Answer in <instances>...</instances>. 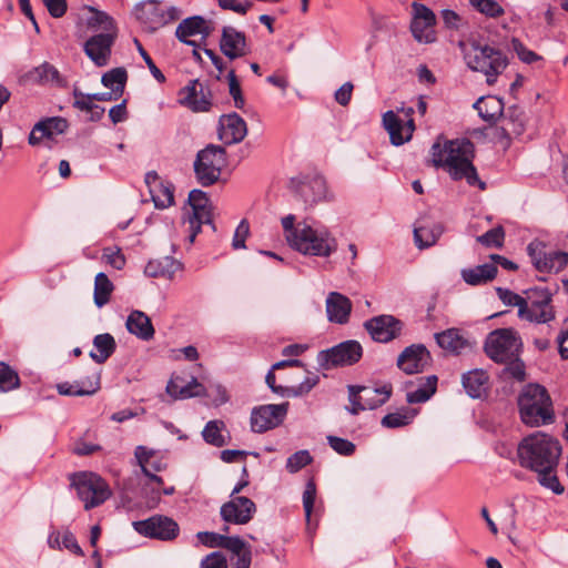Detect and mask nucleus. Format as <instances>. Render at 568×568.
Segmentation results:
<instances>
[{
	"instance_id": "obj_1",
	"label": "nucleus",
	"mask_w": 568,
	"mask_h": 568,
	"mask_svg": "<svg viewBox=\"0 0 568 568\" xmlns=\"http://www.w3.org/2000/svg\"><path fill=\"white\" fill-rule=\"evenodd\" d=\"M432 150L434 164L443 168L453 180H466L470 186L486 189V183L479 179L473 164L475 145L469 139L450 140L445 142L443 148L436 143Z\"/></svg>"
},
{
	"instance_id": "obj_2",
	"label": "nucleus",
	"mask_w": 568,
	"mask_h": 568,
	"mask_svg": "<svg viewBox=\"0 0 568 568\" xmlns=\"http://www.w3.org/2000/svg\"><path fill=\"white\" fill-rule=\"evenodd\" d=\"M523 343L514 328H497L490 332L484 343L486 355L498 364H508L504 372L517 381L525 379V365L520 361Z\"/></svg>"
},
{
	"instance_id": "obj_3",
	"label": "nucleus",
	"mask_w": 568,
	"mask_h": 568,
	"mask_svg": "<svg viewBox=\"0 0 568 568\" xmlns=\"http://www.w3.org/2000/svg\"><path fill=\"white\" fill-rule=\"evenodd\" d=\"M560 454L559 442L541 432L524 437L517 447L519 465L532 471L556 468Z\"/></svg>"
},
{
	"instance_id": "obj_4",
	"label": "nucleus",
	"mask_w": 568,
	"mask_h": 568,
	"mask_svg": "<svg viewBox=\"0 0 568 568\" xmlns=\"http://www.w3.org/2000/svg\"><path fill=\"white\" fill-rule=\"evenodd\" d=\"M459 48L467 67L483 73L488 84H494L508 65L507 55L495 47L473 40L468 43L460 41Z\"/></svg>"
},
{
	"instance_id": "obj_5",
	"label": "nucleus",
	"mask_w": 568,
	"mask_h": 568,
	"mask_svg": "<svg viewBox=\"0 0 568 568\" xmlns=\"http://www.w3.org/2000/svg\"><path fill=\"white\" fill-rule=\"evenodd\" d=\"M337 246L336 237L321 224L300 222L297 231L291 235V247L307 256L329 257Z\"/></svg>"
},
{
	"instance_id": "obj_6",
	"label": "nucleus",
	"mask_w": 568,
	"mask_h": 568,
	"mask_svg": "<svg viewBox=\"0 0 568 568\" xmlns=\"http://www.w3.org/2000/svg\"><path fill=\"white\" fill-rule=\"evenodd\" d=\"M521 422L530 427H539L554 422L555 413L547 389L539 384L526 385L518 396Z\"/></svg>"
},
{
	"instance_id": "obj_7",
	"label": "nucleus",
	"mask_w": 568,
	"mask_h": 568,
	"mask_svg": "<svg viewBox=\"0 0 568 568\" xmlns=\"http://www.w3.org/2000/svg\"><path fill=\"white\" fill-rule=\"evenodd\" d=\"M69 479L85 510L102 505L111 497L112 493L108 483L95 473H73Z\"/></svg>"
},
{
	"instance_id": "obj_8",
	"label": "nucleus",
	"mask_w": 568,
	"mask_h": 568,
	"mask_svg": "<svg viewBox=\"0 0 568 568\" xmlns=\"http://www.w3.org/2000/svg\"><path fill=\"white\" fill-rule=\"evenodd\" d=\"M225 163V151L222 146L210 144L196 154L193 168L197 182L206 187L216 183Z\"/></svg>"
},
{
	"instance_id": "obj_9",
	"label": "nucleus",
	"mask_w": 568,
	"mask_h": 568,
	"mask_svg": "<svg viewBox=\"0 0 568 568\" xmlns=\"http://www.w3.org/2000/svg\"><path fill=\"white\" fill-rule=\"evenodd\" d=\"M392 392L389 384L382 387L349 385L348 399L352 406L347 407V410L352 415H357L366 409H376L389 399Z\"/></svg>"
},
{
	"instance_id": "obj_10",
	"label": "nucleus",
	"mask_w": 568,
	"mask_h": 568,
	"mask_svg": "<svg viewBox=\"0 0 568 568\" xmlns=\"http://www.w3.org/2000/svg\"><path fill=\"white\" fill-rule=\"evenodd\" d=\"M362 345L357 341L349 339L328 349L321 351L317 355V363L325 369L337 366H349L357 363L362 358Z\"/></svg>"
},
{
	"instance_id": "obj_11",
	"label": "nucleus",
	"mask_w": 568,
	"mask_h": 568,
	"mask_svg": "<svg viewBox=\"0 0 568 568\" xmlns=\"http://www.w3.org/2000/svg\"><path fill=\"white\" fill-rule=\"evenodd\" d=\"M132 526L139 535L162 541L174 540L180 534L178 523L164 515H153L146 519L133 521Z\"/></svg>"
},
{
	"instance_id": "obj_12",
	"label": "nucleus",
	"mask_w": 568,
	"mask_h": 568,
	"mask_svg": "<svg viewBox=\"0 0 568 568\" xmlns=\"http://www.w3.org/2000/svg\"><path fill=\"white\" fill-rule=\"evenodd\" d=\"M527 253L532 265L539 272L558 273L568 264V253L547 251V245L538 240H534L527 245Z\"/></svg>"
},
{
	"instance_id": "obj_13",
	"label": "nucleus",
	"mask_w": 568,
	"mask_h": 568,
	"mask_svg": "<svg viewBox=\"0 0 568 568\" xmlns=\"http://www.w3.org/2000/svg\"><path fill=\"white\" fill-rule=\"evenodd\" d=\"M178 95V102L195 113L209 112L213 105L209 85L197 79L191 80Z\"/></svg>"
},
{
	"instance_id": "obj_14",
	"label": "nucleus",
	"mask_w": 568,
	"mask_h": 568,
	"mask_svg": "<svg viewBox=\"0 0 568 568\" xmlns=\"http://www.w3.org/2000/svg\"><path fill=\"white\" fill-rule=\"evenodd\" d=\"M290 404H267L254 407L251 413V428L264 433L280 426L287 415Z\"/></svg>"
},
{
	"instance_id": "obj_15",
	"label": "nucleus",
	"mask_w": 568,
	"mask_h": 568,
	"mask_svg": "<svg viewBox=\"0 0 568 568\" xmlns=\"http://www.w3.org/2000/svg\"><path fill=\"white\" fill-rule=\"evenodd\" d=\"M402 111L407 118L406 121L402 120L394 111H387L383 115V124L389 133L392 144L398 146L408 142L415 131V123L412 118L414 114L413 108H403Z\"/></svg>"
},
{
	"instance_id": "obj_16",
	"label": "nucleus",
	"mask_w": 568,
	"mask_h": 568,
	"mask_svg": "<svg viewBox=\"0 0 568 568\" xmlns=\"http://www.w3.org/2000/svg\"><path fill=\"white\" fill-rule=\"evenodd\" d=\"M526 301V313L520 316L521 320L536 323H548L555 318L554 307L551 305V293L546 288H536L531 291Z\"/></svg>"
},
{
	"instance_id": "obj_17",
	"label": "nucleus",
	"mask_w": 568,
	"mask_h": 568,
	"mask_svg": "<svg viewBox=\"0 0 568 568\" xmlns=\"http://www.w3.org/2000/svg\"><path fill=\"white\" fill-rule=\"evenodd\" d=\"M291 184L296 195L306 206H313L327 196L326 181L322 175L314 174L301 179H292Z\"/></svg>"
},
{
	"instance_id": "obj_18",
	"label": "nucleus",
	"mask_w": 568,
	"mask_h": 568,
	"mask_svg": "<svg viewBox=\"0 0 568 568\" xmlns=\"http://www.w3.org/2000/svg\"><path fill=\"white\" fill-rule=\"evenodd\" d=\"M116 36L118 32H100L84 42L83 51L97 67L101 68L110 63Z\"/></svg>"
},
{
	"instance_id": "obj_19",
	"label": "nucleus",
	"mask_w": 568,
	"mask_h": 568,
	"mask_svg": "<svg viewBox=\"0 0 568 568\" xmlns=\"http://www.w3.org/2000/svg\"><path fill=\"white\" fill-rule=\"evenodd\" d=\"M432 364V355L423 344L404 348L397 357V367L407 375L423 373Z\"/></svg>"
},
{
	"instance_id": "obj_20",
	"label": "nucleus",
	"mask_w": 568,
	"mask_h": 568,
	"mask_svg": "<svg viewBox=\"0 0 568 568\" xmlns=\"http://www.w3.org/2000/svg\"><path fill=\"white\" fill-rule=\"evenodd\" d=\"M365 329L375 342L388 343L399 336L403 323L393 315H378L364 323Z\"/></svg>"
},
{
	"instance_id": "obj_21",
	"label": "nucleus",
	"mask_w": 568,
	"mask_h": 568,
	"mask_svg": "<svg viewBox=\"0 0 568 568\" xmlns=\"http://www.w3.org/2000/svg\"><path fill=\"white\" fill-rule=\"evenodd\" d=\"M256 513L255 503L247 497H233L220 509L221 518L227 524L245 525Z\"/></svg>"
},
{
	"instance_id": "obj_22",
	"label": "nucleus",
	"mask_w": 568,
	"mask_h": 568,
	"mask_svg": "<svg viewBox=\"0 0 568 568\" xmlns=\"http://www.w3.org/2000/svg\"><path fill=\"white\" fill-rule=\"evenodd\" d=\"M526 114L517 105L508 108L503 119V125L498 128L497 135L504 149L509 148L511 136H520L526 129Z\"/></svg>"
},
{
	"instance_id": "obj_23",
	"label": "nucleus",
	"mask_w": 568,
	"mask_h": 568,
	"mask_svg": "<svg viewBox=\"0 0 568 568\" xmlns=\"http://www.w3.org/2000/svg\"><path fill=\"white\" fill-rule=\"evenodd\" d=\"M189 204L192 207L193 215L190 217V226L193 232L190 235V242H193L202 223H211L209 210V197L202 190H192L189 194Z\"/></svg>"
},
{
	"instance_id": "obj_24",
	"label": "nucleus",
	"mask_w": 568,
	"mask_h": 568,
	"mask_svg": "<svg viewBox=\"0 0 568 568\" xmlns=\"http://www.w3.org/2000/svg\"><path fill=\"white\" fill-rule=\"evenodd\" d=\"M219 139L227 145L241 142L247 134L246 122L235 112L219 120Z\"/></svg>"
},
{
	"instance_id": "obj_25",
	"label": "nucleus",
	"mask_w": 568,
	"mask_h": 568,
	"mask_svg": "<svg viewBox=\"0 0 568 568\" xmlns=\"http://www.w3.org/2000/svg\"><path fill=\"white\" fill-rule=\"evenodd\" d=\"M220 49L230 60L242 58L250 52L245 34L233 27L223 28Z\"/></svg>"
},
{
	"instance_id": "obj_26",
	"label": "nucleus",
	"mask_w": 568,
	"mask_h": 568,
	"mask_svg": "<svg viewBox=\"0 0 568 568\" xmlns=\"http://www.w3.org/2000/svg\"><path fill=\"white\" fill-rule=\"evenodd\" d=\"M68 121L60 116L47 118L34 124L29 134V144L38 145L44 139H53L67 131Z\"/></svg>"
},
{
	"instance_id": "obj_27",
	"label": "nucleus",
	"mask_w": 568,
	"mask_h": 568,
	"mask_svg": "<svg viewBox=\"0 0 568 568\" xmlns=\"http://www.w3.org/2000/svg\"><path fill=\"white\" fill-rule=\"evenodd\" d=\"M135 18L148 29L154 31L165 24L163 6L156 0H148L134 8Z\"/></svg>"
},
{
	"instance_id": "obj_28",
	"label": "nucleus",
	"mask_w": 568,
	"mask_h": 568,
	"mask_svg": "<svg viewBox=\"0 0 568 568\" xmlns=\"http://www.w3.org/2000/svg\"><path fill=\"white\" fill-rule=\"evenodd\" d=\"M352 312L351 300L338 293L331 292L326 298V314L332 323L346 324Z\"/></svg>"
},
{
	"instance_id": "obj_29",
	"label": "nucleus",
	"mask_w": 568,
	"mask_h": 568,
	"mask_svg": "<svg viewBox=\"0 0 568 568\" xmlns=\"http://www.w3.org/2000/svg\"><path fill=\"white\" fill-rule=\"evenodd\" d=\"M211 33L207 21L201 16H193L184 19L176 28V38L189 45H195V42L189 40L190 37L202 36L207 37Z\"/></svg>"
},
{
	"instance_id": "obj_30",
	"label": "nucleus",
	"mask_w": 568,
	"mask_h": 568,
	"mask_svg": "<svg viewBox=\"0 0 568 568\" xmlns=\"http://www.w3.org/2000/svg\"><path fill=\"white\" fill-rule=\"evenodd\" d=\"M435 339L440 348L454 355H459L464 351L471 348V343L458 328H448L436 333Z\"/></svg>"
},
{
	"instance_id": "obj_31",
	"label": "nucleus",
	"mask_w": 568,
	"mask_h": 568,
	"mask_svg": "<svg viewBox=\"0 0 568 568\" xmlns=\"http://www.w3.org/2000/svg\"><path fill=\"white\" fill-rule=\"evenodd\" d=\"M166 393L173 398H191L205 394V387L195 377L185 382L182 377L171 378L166 385Z\"/></svg>"
},
{
	"instance_id": "obj_32",
	"label": "nucleus",
	"mask_w": 568,
	"mask_h": 568,
	"mask_svg": "<svg viewBox=\"0 0 568 568\" xmlns=\"http://www.w3.org/2000/svg\"><path fill=\"white\" fill-rule=\"evenodd\" d=\"M182 268V264L172 256H162L148 262L144 274L152 278H173L174 274Z\"/></svg>"
},
{
	"instance_id": "obj_33",
	"label": "nucleus",
	"mask_w": 568,
	"mask_h": 568,
	"mask_svg": "<svg viewBox=\"0 0 568 568\" xmlns=\"http://www.w3.org/2000/svg\"><path fill=\"white\" fill-rule=\"evenodd\" d=\"M125 326L131 334L142 341H150L154 336V327L150 317L141 311H132Z\"/></svg>"
},
{
	"instance_id": "obj_34",
	"label": "nucleus",
	"mask_w": 568,
	"mask_h": 568,
	"mask_svg": "<svg viewBox=\"0 0 568 568\" xmlns=\"http://www.w3.org/2000/svg\"><path fill=\"white\" fill-rule=\"evenodd\" d=\"M488 374L484 369L475 368L463 374L462 383L471 398H480L488 387Z\"/></svg>"
},
{
	"instance_id": "obj_35",
	"label": "nucleus",
	"mask_w": 568,
	"mask_h": 568,
	"mask_svg": "<svg viewBox=\"0 0 568 568\" xmlns=\"http://www.w3.org/2000/svg\"><path fill=\"white\" fill-rule=\"evenodd\" d=\"M473 106L483 120L490 123L495 122L504 112V102L496 95L481 97Z\"/></svg>"
},
{
	"instance_id": "obj_36",
	"label": "nucleus",
	"mask_w": 568,
	"mask_h": 568,
	"mask_svg": "<svg viewBox=\"0 0 568 568\" xmlns=\"http://www.w3.org/2000/svg\"><path fill=\"white\" fill-rule=\"evenodd\" d=\"M497 272L498 270L495 264L485 263L471 268L462 270V277L467 284L478 286L493 281Z\"/></svg>"
},
{
	"instance_id": "obj_37",
	"label": "nucleus",
	"mask_w": 568,
	"mask_h": 568,
	"mask_svg": "<svg viewBox=\"0 0 568 568\" xmlns=\"http://www.w3.org/2000/svg\"><path fill=\"white\" fill-rule=\"evenodd\" d=\"M93 346L97 352H91L90 357L98 364H103L115 352L116 344L114 337L109 334H98L93 338Z\"/></svg>"
},
{
	"instance_id": "obj_38",
	"label": "nucleus",
	"mask_w": 568,
	"mask_h": 568,
	"mask_svg": "<svg viewBox=\"0 0 568 568\" xmlns=\"http://www.w3.org/2000/svg\"><path fill=\"white\" fill-rule=\"evenodd\" d=\"M438 378L436 375L419 378V386L415 390L406 394V400L409 404H418L427 402L437 389Z\"/></svg>"
},
{
	"instance_id": "obj_39",
	"label": "nucleus",
	"mask_w": 568,
	"mask_h": 568,
	"mask_svg": "<svg viewBox=\"0 0 568 568\" xmlns=\"http://www.w3.org/2000/svg\"><path fill=\"white\" fill-rule=\"evenodd\" d=\"M444 232L440 223L430 225H418L414 229V240L419 248H427L434 245Z\"/></svg>"
},
{
	"instance_id": "obj_40",
	"label": "nucleus",
	"mask_w": 568,
	"mask_h": 568,
	"mask_svg": "<svg viewBox=\"0 0 568 568\" xmlns=\"http://www.w3.org/2000/svg\"><path fill=\"white\" fill-rule=\"evenodd\" d=\"M284 367H302V368H305V365L300 359H284V361H280V362L275 363L272 366V369L267 372V374L265 376V383L271 388V390L273 393L280 395V396L288 397V388H290V386L276 385V383H275L276 377H275V374L273 372L274 369H281V368H284Z\"/></svg>"
},
{
	"instance_id": "obj_41",
	"label": "nucleus",
	"mask_w": 568,
	"mask_h": 568,
	"mask_svg": "<svg viewBox=\"0 0 568 568\" xmlns=\"http://www.w3.org/2000/svg\"><path fill=\"white\" fill-rule=\"evenodd\" d=\"M91 14L87 18L89 29L101 32H118L115 22L111 16L104 11L89 8Z\"/></svg>"
},
{
	"instance_id": "obj_42",
	"label": "nucleus",
	"mask_w": 568,
	"mask_h": 568,
	"mask_svg": "<svg viewBox=\"0 0 568 568\" xmlns=\"http://www.w3.org/2000/svg\"><path fill=\"white\" fill-rule=\"evenodd\" d=\"M113 284L106 276V274L100 272L97 274L94 280V304L98 307H102L109 303L111 294L113 292Z\"/></svg>"
},
{
	"instance_id": "obj_43",
	"label": "nucleus",
	"mask_w": 568,
	"mask_h": 568,
	"mask_svg": "<svg viewBox=\"0 0 568 568\" xmlns=\"http://www.w3.org/2000/svg\"><path fill=\"white\" fill-rule=\"evenodd\" d=\"M126 80L128 73L124 68H114L105 72L101 78L102 84L120 97L124 92Z\"/></svg>"
},
{
	"instance_id": "obj_44",
	"label": "nucleus",
	"mask_w": 568,
	"mask_h": 568,
	"mask_svg": "<svg viewBox=\"0 0 568 568\" xmlns=\"http://www.w3.org/2000/svg\"><path fill=\"white\" fill-rule=\"evenodd\" d=\"M151 197L156 209H166L174 203V186L170 182H162L151 186Z\"/></svg>"
},
{
	"instance_id": "obj_45",
	"label": "nucleus",
	"mask_w": 568,
	"mask_h": 568,
	"mask_svg": "<svg viewBox=\"0 0 568 568\" xmlns=\"http://www.w3.org/2000/svg\"><path fill=\"white\" fill-rule=\"evenodd\" d=\"M225 428L223 420L214 419L206 423L202 430L203 439L215 447H223L226 445V439L222 434Z\"/></svg>"
},
{
	"instance_id": "obj_46",
	"label": "nucleus",
	"mask_w": 568,
	"mask_h": 568,
	"mask_svg": "<svg viewBox=\"0 0 568 568\" xmlns=\"http://www.w3.org/2000/svg\"><path fill=\"white\" fill-rule=\"evenodd\" d=\"M470 6L488 18H498L505 13L504 8L496 0H469Z\"/></svg>"
},
{
	"instance_id": "obj_47",
	"label": "nucleus",
	"mask_w": 568,
	"mask_h": 568,
	"mask_svg": "<svg viewBox=\"0 0 568 568\" xmlns=\"http://www.w3.org/2000/svg\"><path fill=\"white\" fill-rule=\"evenodd\" d=\"M415 413L404 409L403 412L389 413L382 418V426L386 428H399L412 423Z\"/></svg>"
},
{
	"instance_id": "obj_48",
	"label": "nucleus",
	"mask_w": 568,
	"mask_h": 568,
	"mask_svg": "<svg viewBox=\"0 0 568 568\" xmlns=\"http://www.w3.org/2000/svg\"><path fill=\"white\" fill-rule=\"evenodd\" d=\"M20 385V378L16 371L8 364L0 362V390L9 392Z\"/></svg>"
},
{
	"instance_id": "obj_49",
	"label": "nucleus",
	"mask_w": 568,
	"mask_h": 568,
	"mask_svg": "<svg viewBox=\"0 0 568 568\" xmlns=\"http://www.w3.org/2000/svg\"><path fill=\"white\" fill-rule=\"evenodd\" d=\"M410 30L415 40H417L418 42L432 43L436 40L434 24L412 21Z\"/></svg>"
},
{
	"instance_id": "obj_50",
	"label": "nucleus",
	"mask_w": 568,
	"mask_h": 568,
	"mask_svg": "<svg viewBox=\"0 0 568 568\" xmlns=\"http://www.w3.org/2000/svg\"><path fill=\"white\" fill-rule=\"evenodd\" d=\"M496 293L501 302L509 306L518 307V316L520 317L526 313V301L523 296L508 288L497 287Z\"/></svg>"
},
{
	"instance_id": "obj_51",
	"label": "nucleus",
	"mask_w": 568,
	"mask_h": 568,
	"mask_svg": "<svg viewBox=\"0 0 568 568\" xmlns=\"http://www.w3.org/2000/svg\"><path fill=\"white\" fill-rule=\"evenodd\" d=\"M91 388H83L79 385V383L70 384L68 382L60 383L57 385L58 393L64 396H84L92 395L99 388V383L97 382L94 385L90 383Z\"/></svg>"
},
{
	"instance_id": "obj_52",
	"label": "nucleus",
	"mask_w": 568,
	"mask_h": 568,
	"mask_svg": "<svg viewBox=\"0 0 568 568\" xmlns=\"http://www.w3.org/2000/svg\"><path fill=\"white\" fill-rule=\"evenodd\" d=\"M313 458L308 450H298L291 455L286 460V469L291 474L300 471L312 463Z\"/></svg>"
},
{
	"instance_id": "obj_53",
	"label": "nucleus",
	"mask_w": 568,
	"mask_h": 568,
	"mask_svg": "<svg viewBox=\"0 0 568 568\" xmlns=\"http://www.w3.org/2000/svg\"><path fill=\"white\" fill-rule=\"evenodd\" d=\"M556 468H550L548 470H535L539 475V484L548 489H550L556 495H560L564 493V487L559 483L558 477L555 474Z\"/></svg>"
},
{
	"instance_id": "obj_54",
	"label": "nucleus",
	"mask_w": 568,
	"mask_h": 568,
	"mask_svg": "<svg viewBox=\"0 0 568 568\" xmlns=\"http://www.w3.org/2000/svg\"><path fill=\"white\" fill-rule=\"evenodd\" d=\"M320 383V376L308 372L305 379L296 386H290L288 397H300L308 394Z\"/></svg>"
},
{
	"instance_id": "obj_55",
	"label": "nucleus",
	"mask_w": 568,
	"mask_h": 568,
	"mask_svg": "<svg viewBox=\"0 0 568 568\" xmlns=\"http://www.w3.org/2000/svg\"><path fill=\"white\" fill-rule=\"evenodd\" d=\"M504 239V229L501 226H497L478 236L477 241L487 247H501Z\"/></svg>"
},
{
	"instance_id": "obj_56",
	"label": "nucleus",
	"mask_w": 568,
	"mask_h": 568,
	"mask_svg": "<svg viewBox=\"0 0 568 568\" xmlns=\"http://www.w3.org/2000/svg\"><path fill=\"white\" fill-rule=\"evenodd\" d=\"M32 77L41 83L55 82L59 79V71L50 63H42L32 72Z\"/></svg>"
},
{
	"instance_id": "obj_57",
	"label": "nucleus",
	"mask_w": 568,
	"mask_h": 568,
	"mask_svg": "<svg viewBox=\"0 0 568 568\" xmlns=\"http://www.w3.org/2000/svg\"><path fill=\"white\" fill-rule=\"evenodd\" d=\"M327 442L331 448L342 456H352L355 453L356 446L348 439L329 435Z\"/></svg>"
},
{
	"instance_id": "obj_58",
	"label": "nucleus",
	"mask_w": 568,
	"mask_h": 568,
	"mask_svg": "<svg viewBox=\"0 0 568 568\" xmlns=\"http://www.w3.org/2000/svg\"><path fill=\"white\" fill-rule=\"evenodd\" d=\"M511 48L524 63H534L541 59L536 52L528 49L519 39H511Z\"/></svg>"
},
{
	"instance_id": "obj_59",
	"label": "nucleus",
	"mask_w": 568,
	"mask_h": 568,
	"mask_svg": "<svg viewBox=\"0 0 568 568\" xmlns=\"http://www.w3.org/2000/svg\"><path fill=\"white\" fill-rule=\"evenodd\" d=\"M227 81H229V91H230L231 97L234 100L235 108L242 109L244 106L245 101H244V98L242 94V89H241L240 82L236 78L234 70L229 71Z\"/></svg>"
},
{
	"instance_id": "obj_60",
	"label": "nucleus",
	"mask_w": 568,
	"mask_h": 568,
	"mask_svg": "<svg viewBox=\"0 0 568 568\" xmlns=\"http://www.w3.org/2000/svg\"><path fill=\"white\" fill-rule=\"evenodd\" d=\"M74 101L72 106L79 111L90 112L94 106V99H91L90 93H83L79 88H74L72 91Z\"/></svg>"
},
{
	"instance_id": "obj_61",
	"label": "nucleus",
	"mask_w": 568,
	"mask_h": 568,
	"mask_svg": "<svg viewBox=\"0 0 568 568\" xmlns=\"http://www.w3.org/2000/svg\"><path fill=\"white\" fill-rule=\"evenodd\" d=\"M316 498V485L313 480H308L303 493V508L306 519L310 520Z\"/></svg>"
},
{
	"instance_id": "obj_62",
	"label": "nucleus",
	"mask_w": 568,
	"mask_h": 568,
	"mask_svg": "<svg viewBox=\"0 0 568 568\" xmlns=\"http://www.w3.org/2000/svg\"><path fill=\"white\" fill-rule=\"evenodd\" d=\"M102 256L115 270L120 271L125 265V257L119 247H105Z\"/></svg>"
},
{
	"instance_id": "obj_63",
	"label": "nucleus",
	"mask_w": 568,
	"mask_h": 568,
	"mask_svg": "<svg viewBox=\"0 0 568 568\" xmlns=\"http://www.w3.org/2000/svg\"><path fill=\"white\" fill-rule=\"evenodd\" d=\"M412 7H413V11H414V17H413L412 21H418L420 23L426 22V23H430V24L435 26V23H436L435 13L428 7H426L423 3H418V2H414L412 4Z\"/></svg>"
},
{
	"instance_id": "obj_64",
	"label": "nucleus",
	"mask_w": 568,
	"mask_h": 568,
	"mask_svg": "<svg viewBox=\"0 0 568 568\" xmlns=\"http://www.w3.org/2000/svg\"><path fill=\"white\" fill-rule=\"evenodd\" d=\"M200 568H227L226 558L222 552L214 551L202 559Z\"/></svg>"
}]
</instances>
